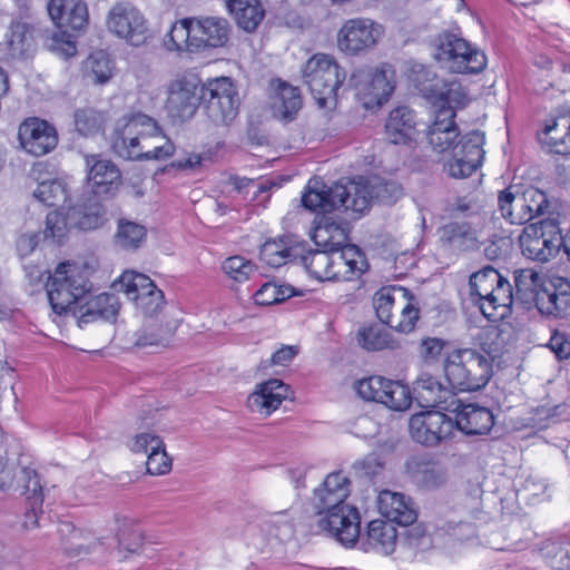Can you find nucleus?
<instances>
[{
  "label": "nucleus",
  "instance_id": "nucleus-41",
  "mask_svg": "<svg viewBox=\"0 0 570 570\" xmlns=\"http://www.w3.org/2000/svg\"><path fill=\"white\" fill-rule=\"evenodd\" d=\"M60 533L66 537V550L72 554L89 553L101 544L90 531L76 528L69 522L61 523Z\"/></svg>",
  "mask_w": 570,
  "mask_h": 570
},
{
  "label": "nucleus",
  "instance_id": "nucleus-30",
  "mask_svg": "<svg viewBox=\"0 0 570 570\" xmlns=\"http://www.w3.org/2000/svg\"><path fill=\"white\" fill-rule=\"evenodd\" d=\"M439 239L444 248L463 253L476 248V230L468 222H450L439 229Z\"/></svg>",
  "mask_w": 570,
  "mask_h": 570
},
{
  "label": "nucleus",
  "instance_id": "nucleus-38",
  "mask_svg": "<svg viewBox=\"0 0 570 570\" xmlns=\"http://www.w3.org/2000/svg\"><path fill=\"white\" fill-rule=\"evenodd\" d=\"M367 542L377 552L390 556L396 548V528L391 522L381 519L373 520L367 527Z\"/></svg>",
  "mask_w": 570,
  "mask_h": 570
},
{
  "label": "nucleus",
  "instance_id": "nucleus-44",
  "mask_svg": "<svg viewBox=\"0 0 570 570\" xmlns=\"http://www.w3.org/2000/svg\"><path fill=\"white\" fill-rule=\"evenodd\" d=\"M106 121V114L91 106L77 108L73 112L75 128L82 136L98 134L104 128Z\"/></svg>",
  "mask_w": 570,
  "mask_h": 570
},
{
  "label": "nucleus",
  "instance_id": "nucleus-43",
  "mask_svg": "<svg viewBox=\"0 0 570 570\" xmlns=\"http://www.w3.org/2000/svg\"><path fill=\"white\" fill-rule=\"evenodd\" d=\"M358 344L367 351L400 350L402 343L380 326L364 327L357 333Z\"/></svg>",
  "mask_w": 570,
  "mask_h": 570
},
{
  "label": "nucleus",
  "instance_id": "nucleus-24",
  "mask_svg": "<svg viewBox=\"0 0 570 570\" xmlns=\"http://www.w3.org/2000/svg\"><path fill=\"white\" fill-rule=\"evenodd\" d=\"M191 47L196 50L225 46L229 38V23L220 17L194 18Z\"/></svg>",
  "mask_w": 570,
  "mask_h": 570
},
{
  "label": "nucleus",
  "instance_id": "nucleus-8",
  "mask_svg": "<svg viewBox=\"0 0 570 570\" xmlns=\"http://www.w3.org/2000/svg\"><path fill=\"white\" fill-rule=\"evenodd\" d=\"M444 374L453 389L479 391L492 376V361L472 348L455 350L444 361Z\"/></svg>",
  "mask_w": 570,
  "mask_h": 570
},
{
  "label": "nucleus",
  "instance_id": "nucleus-57",
  "mask_svg": "<svg viewBox=\"0 0 570 570\" xmlns=\"http://www.w3.org/2000/svg\"><path fill=\"white\" fill-rule=\"evenodd\" d=\"M127 446L132 453L148 455L151 451L161 450L165 443L156 432L144 430L134 434L127 441Z\"/></svg>",
  "mask_w": 570,
  "mask_h": 570
},
{
  "label": "nucleus",
  "instance_id": "nucleus-23",
  "mask_svg": "<svg viewBox=\"0 0 570 570\" xmlns=\"http://www.w3.org/2000/svg\"><path fill=\"white\" fill-rule=\"evenodd\" d=\"M87 180L96 196L114 195L120 185V171L117 166L99 155H86Z\"/></svg>",
  "mask_w": 570,
  "mask_h": 570
},
{
  "label": "nucleus",
  "instance_id": "nucleus-51",
  "mask_svg": "<svg viewBox=\"0 0 570 570\" xmlns=\"http://www.w3.org/2000/svg\"><path fill=\"white\" fill-rule=\"evenodd\" d=\"M33 196L47 206H62L69 199V189L61 179H51L40 183Z\"/></svg>",
  "mask_w": 570,
  "mask_h": 570
},
{
  "label": "nucleus",
  "instance_id": "nucleus-54",
  "mask_svg": "<svg viewBox=\"0 0 570 570\" xmlns=\"http://www.w3.org/2000/svg\"><path fill=\"white\" fill-rule=\"evenodd\" d=\"M71 227H75V225L69 219V208L66 213L60 210L50 212L46 217L43 237L55 244H60Z\"/></svg>",
  "mask_w": 570,
  "mask_h": 570
},
{
  "label": "nucleus",
  "instance_id": "nucleus-37",
  "mask_svg": "<svg viewBox=\"0 0 570 570\" xmlns=\"http://www.w3.org/2000/svg\"><path fill=\"white\" fill-rule=\"evenodd\" d=\"M114 60L104 50L91 52L82 62L83 77L96 85H105L114 77Z\"/></svg>",
  "mask_w": 570,
  "mask_h": 570
},
{
  "label": "nucleus",
  "instance_id": "nucleus-10",
  "mask_svg": "<svg viewBox=\"0 0 570 570\" xmlns=\"http://www.w3.org/2000/svg\"><path fill=\"white\" fill-rule=\"evenodd\" d=\"M0 490H14L32 503L33 509L43 503V491L30 458L11 451L0 459Z\"/></svg>",
  "mask_w": 570,
  "mask_h": 570
},
{
  "label": "nucleus",
  "instance_id": "nucleus-50",
  "mask_svg": "<svg viewBox=\"0 0 570 570\" xmlns=\"http://www.w3.org/2000/svg\"><path fill=\"white\" fill-rule=\"evenodd\" d=\"M570 416L569 407L564 403L543 404L532 410L529 422L539 430L547 429L561 420Z\"/></svg>",
  "mask_w": 570,
  "mask_h": 570
},
{
  "label": "nucleus",
  "instance_id": "nucleus-28",
  "mask_svg": "<svg viewBox=\"0 0 570 570\" xmlns=\"http://www.w3.org/2000/svg\"><path fill=\"white\" fill-rule=\"evenodd\" d=\"M377 509L391 523L409 527L417 519V512L410 498L403 493L383 490L377 495Z\"/></svg>",
  "mask_w": 570,
  "mask_h": 570
},
{
  "label": "nucleus",
  "instance_id": "nucleus-39",
  "mask_svg": "<svg viewBox=\"0 0 570 570\" xmlns=\"http://www.w3.org/2000/svg\"><path fill=\"white\" fill-rule=\"evenodd\" d=\"M261 259L272 267H281L298 255V246L291 237L265 242L261 247Z\"/></svg>",
  "mask_w": 570,
  "mask_h": 570
},
{
  "label": "nucleus",
  "instance_id": "nucleus-20",
  "mask_svg": "<svg viewBox=\"0 0 570 570\" xmlns=\"http://www.w3.org/2000/svg\"><path fill=\"white\" fill-rule=\"evenodd\" d=\"M443 411L453 414V424L468 435L487 434L494 424V416L489 409L473 403L465 404L460 399H453L449 406H443Z\"/></svg>",
  "mask_w": 570,
  "mask_h": 570
},
{
  "label": "nucleus",
  "instance_id": "nucleus-63",
  "mask_svg": "<svg viewBox=\"0 0 570 570\" xmlns=\"http://www.w3.org/2000/svg\"><path fill=\"white\" fill-rule=\"evenodd\" d=\"M135 345L138 347L158 346L168 342L169 331L156 332L154 328H144L136 334Z\"/></svg>",
  "mask_w": 570,
  "mask_h": 570
},
{
  "label": "nucleus",
  "instance_id": "nucleus-25",
  "mask_svg": "<svg viewBox=\"0 0 570 570\" xmlns=\"http://www.w3.org/2000/svg\"><path fill=\"white\" fill-rule=\"evenodd\" d=\"M289 386L281 380L271 379L256 385L247 399V406L253 413L271 415L288 397Z\"/></svg>",
  "mask_w": 570,
  "mask_h": 570
},
{
  "label": "nucleus",
  "instance_id": "nucleus-52",
  "mask_svg": "<svg viewBox=\"0 0 570 570\" xmlns=\"http://www.w3.org/2000/svg\"><path fill=\"white\" fill-rule=\"evenodd\" d=\"M7 43L11 56L20 57L26 55L33 45L32 28L26 22H12L7 36Z\"/></svg>",
  "mask_w": 570,
  "mask_h": 570
},
{
  "label": "nucleus",
  "instance_id": "nucleus-60",
  "mask_svg": "<svg viewBox=\"0 0 570 570\" xmlns=\"http://www.w3.org/2000/svg\"><path fill=\"white\" fill-rule=\"evenodd\" d=\"M171 459L166 452V445L161 450L149 452L146 461V470L150 475H165L171 470Z\"/></svg>",
  "mask_w": 570,
  "mask_h": 570
},
{
  "label": "nucleus",
  "instance_id": "nucleus-35",
  "mask_svg": "<svg viewBox=\"0 0 570 570\" xmlns=\"http://www.w3.org/2000/svg\"><path fill=\"white\" fill-rule=\"evenodd\" d=\"M348 233L350 229L346 223H337L325 218L315 227L313 240L318 247L330 252L340 250L348 245Z\"/></svg>",
  "mask_w": 570,
  "mask_h": 570
},
{
  "label": "nucleus",
  "instance_id": "nucleus-55",
  "mask_svg": "<svg viewBox=\"0 0 570 570\" xmlns=\"http://www.w3.org/2000/svg\"><path fill=\"white\" fill-rule=\"evenodd\" d=\"M295 295V291L289 285L265 283L253 295L254 302L261 306H269L281 303Z\"/></svg>",
  "mask_w": 570,
  "mask_h": 570
},
{
  "label": "nucleus",
  "instance_id": "nucleus-49",
  "mask_svg": "<svg viewBox=\"0 0 570 570\" xmlns=\"http://www.w3.org/2000/svg\"><path fill=\"white\" fill-rule=\"evenodd\" d=\"M439 89L440 95H436L434 101L431 102L434 110L442 108L443 106H449L455 111L456 108H463L469 102L465 89L456 80H443L442 86Z\"/></svg>",
  "mask_w": 570,
  "mask_h": 570
},
{
  "label": "nucleus",
  "instance_id": "nucleus-47",
  "mask_svg": "<svg viewBox=\"0 0 570 570\" xmlns=\"http://www.w3.org/2000/svg\"><path fill=\"white\" fill-rule=\"evenodd\" d=\"M411 72L412 81L419 92L430 102L434 101L435 96L440 95L439 88L442 86L443 79L423 65H414Z\"/></svg>",
  "mask_w": 570,
  "mask_h": 570
},
{
  "label": "nucleus",
  "instance_id": "nucleus-6",
  "mask_svg": "<svg viewBox=\"0 0 570 570\" xmlns=\"http://www.w3.org/2000/svg\"><path fill=\"white\" fill-rule=\"evenodd\" d=\"M49 303L58 315L73 314L91 291L87 272L73 263H61L46 284Z\"/></svg>",
  "mask_w": 570,
  "mask_h": 570
},
{
  "label": "nucleus",
  "instance_id": "nucleus-26",
  "mask_svg": "<svg viewBox=\"0 0 570 570\" xmlns=\"http://www.w3.org/2000/svg\"><path fill=\"white\" fill-rule=\"evenodd\" d=\"M367 269L365 255L355 245L332 252L331 281H354Z\"/></svg>",
  "mask_w": 570,
  "mask_h": 570
},
{
  "label": "nucleus",
  "instance_id": "nucleus-21",
  "mask_svg": "<svg viewBox=\"0 0 570 570\" xmlns=\"http://www.w3.org/2000/svg\"><path fill=\"white\" fill-rule=\"evenodd\" d=\"M19 140L22 148L30 155L43 156L58 144L56 128L39 118H29L19 127Z\"/></svg>",
  "mask_w": 570,
  "mask_h": 570
},
{
  "label": "nucleus",
  "instance_id": "nucleus-48",
  "mask_svg": "<svg viewBox=\"0 0 570 570\" xmlns=\"http://www.w3.org/2000/svg\"><path fill=\"white\" fill-rule=\"evenodd\" d=\"M332 252L322 248L301 255L304 268L318 281H331Z\"/></svg>",
  "mask_w": 570,
  "mask_h": 570
},
{
  "label": "nucleus",
  "instance_id": "nucleus-14",
  "mask_svg": "<svg viewBox=\"0 0 570 570\" xmlns=\"http://www.w3.org/2000/svg\"><path fill=\"white\" fill-rule=\"evenodd\" d=\"M350 85L365 109L382 106L394 90L392 72L384 69L361 68L352 73Z\"/></svg>",
  "mask_w": 570,
  "mask_h": 570
},
{
  "label": "nucleus",
  "instance_id": "nucleus-53",
  "mask_svg": "<svg viewBox=\"0 0 570 570\" xmlns=\"http://www.w3.org/2000/svg\"><path fill=\"white\" fill-rule=\"evenodd\" d=\"M191 29H194V18L175 22L164 39L165 47L168 50H181L184 48L189 51L196 50L191 47V37L194 33Z\"/></svg>",
  "mask_w": 570,
  "mask_h": 570
},
{
  "label": "nucleus",
  "instance_id": "nucleus-61",
  "mask_svg": "<svg viewBox=\"0 0 570 570\" xmlns=\"http://www.w3.org/2000/svg\"><path fill=\"white\" fill-rule=\"evenodd\" d=\"M132 301L137 309L146 316H154L164 306L163 292H154L149 296H132Z\"/></svg>",
  "mask_w": 570,
  "mask_h": 570
},
{
  "label": "nucleus",
  "instance_id": "nucleus-15",
  "mask_svg": "<svg viewBox=\"0 0 570 570\" xmlns=\"http://www.w3.org/2000/svg\"><path fill=\"white\" fill-rule=\"evenodd\" d=\"M106 26L116 37L132 46H140L147 39V21L130 2H118L108 12Z\"/></svg>",
  "mask_w": 570,
  "mask_h": 570
},
{
  "label": "nucleus",
  "instance_id": "nucleus-27",
  "mask_svg": "<svg viewBox=\"0 0 570 570\" xmlns=\"http://www.w3.org/2000/svg\"><path fill=\"white\" fill-rule=\"evenodd\" d=\"M119 311V301L115 294L101 293L92 296L90 291L87 297L77 306L72 316L78 320V325L82 327L85 324L96 320L109 321L114 318Z\"/></svg>",
  "mask_w": 570,
  "mask_h": 570
},
{
  "label": "nucleus",
  "instance_id": "nucleus-19",
  "mask_svg": "<svg viewBox=\"0 0 570 570\" xmlns=\"http://www.w3.org/2000/svg\"><path fill=\"white\" fill-rule=\"evenodd\" d=\"M317 527L343 546L353 547L360 537V514L348 504L320 517Z\"/></svg>",
  "mask_w": 570,
  "mask_h": 570
},
{
  "label": "nucleus",
  "instance_id": "nucleus-16",
  "mask_svg": "<svg viewBox=\"0 0 570 570\" xmlns=\"http://www.w3.org/2000/svg\"><path fill=\"white\" fill-rule=\"evenodd\" d=\"M383 33V27L371 19H350L337 33V46L347 55H357L375 47Z\"/></svg>",
  "mask_w": 570,
  "mask_h": 570
},
{
  "label": "nucleus",
  "instance_id": "nucleus-62",
  "mask_svg": "<svg viewBox=\"0 0 570 570\" xmlns=\"http://www.w3.org/2000/svg\"><path fill=\"white\" fill-rule=\"evenodd\" d=\"M567 303L564 294L546 293L539 301V308L542 313L559 316L564 312L563 305Z\"/></svg>",
  "mask_w": 570,
  "mask_h": 570
},
{
  "label": "nucleus",
  "instance_id": "nucleus-32",
  "mask_svg": "<svg viewBox=\"0 0 570 570\" xmlns=\"http://www.w3.org/2000/svg\"><path fill=\"white\" fill-rule=\"evenodd\" d=\"M541 145L552 154H570V116L550 119L539 134Z\"/></svg>",
  "mask_w": 570,
  "mask_h": 570
},
{
  "label": "nucleus",
  "instance_id": "nucleus-42",
  "mask_svg": "<svg viewBox=\"0 0 570 570\" xmlns=\"http://www.w3.org/2000/svg\"><path fill=\"white\" fill-rule=\"evenodd\" d=\"M69 219L75 227L82 230L99 228L106 222V210L102 205L94 202L69 207Z\"/></svg>",
  "mask_w": 570,
  "mask_h": 570
},
{
  "label": "nucleus",
  "instance_id": "nucleus-12",
  "mask_svg": "<svg viewBox=\"0 0 570 570\" xmlns=\"http://www.w3.org/2000/svg\"><path fill=\"white\" fill-rule=\"evenodd\" d=\"M524 256L539 262H548L558 254L563 244L561 229L553 219H543L527 225L519 236Z\"/></svg>",
  "mask_w": 570,
  "mask_h": 570
},
{
  "label": "nucleus",
  "instance_id": "nucleus-45",
  "mask_svg": "<svg viewBox=\"0 0 570 570\" xmlns=\"http://www.w3.org/2000/svg\"><path fill=\"white\" fill-rule=\"evenodd\" d=\"M117 286L130 299H132V296H149L154 292H161L147 275L132 271L122 273Z\"/></svg>",
  "mask_w": 570,
  "mask_h": 570
},
{
  "label": "nucleus",
  "instance_id": "nucleus-58",
  "mask_svg": "<svg viewBox=\"0 0 570 570\" xmlns=\"http://www.w3.org/2000/svg\"><path fill=\"white\" fill-rule=\"evenodd\" d=\"M448 470L439 463L421 464L417 471V481L425 489H435L448 481Z\"/></svg>",
  "mask_w": 570,
  "mask_h": 570
},
{
  "label": "nucleus",
  "instance_id": "nucleus-4",
  "mask_svg": "<svg viewBox=\"0 0 570 570\" xmlns=\"http://www.w3.org/2000/svg\"><path fill=\"white\" fill-rule=\"evenodd\" d=\"M470 295L490 322H499L511 313L513 294L511 284L491 266L470 276Z\"/></svg>",
  "mask_w": 570,
  "mask_h": 570
},
{
  "label": "nucleus",
  "instance_id": "nucleus-18",
  "mask_svg": "<svg viewBox=\"0 0 570 570\" xmlns=\"http://www.w3.org/2000/svg\"><path fill=\"white\" fill-rule=\"evenodd\" d=\"M412 439L428 446H435L451 436L454 424L443 411L420 412L410 419Z\"/></svg>",
  "mask_w": 570,
  "mask_h": 570
},
{
  "label": "nucleus",
  "instance_id": "nucleus-17",
  "mask_svg": "<svg viewBox=\"0 0 570 570\" xmlns=\"http://www.w3.org/2000/svg\"><path fill=\"white\" fill-rule=\"evenodd\" d=\"M199 79L195 75H181L168 86L166 110L173 119H190L199 105Z\"/></svg>",
  "mask_w": 570,
  "mask_h": 570
},
{
  "label": "nucleus",
  "instance_id": "nucleus-33",
  "mask_svg": "<svg viewBox=\"0 0 570 570\" xmlns=\"http://www.w3.org/2000/svg\"><path fill=\"white\" fill-rule=\"evenodd\" d=\"M302 107V97L297 87L279 82L271 97L273 116L282 121H292Z\"/></svg>",
  "mask_w": 570,
  "mask_h": 570
},
{
  "label": "nucleus",
  "instance_id": "nucleus-64",
  "mask_svg": "<svg viewBox=\"0 0 570 570\" xmlns=\"http://www.w3.org/2000/svg\"><path fill=\"white\" fill-rule=\"evenodd\" d=\"M445 346V341L439 337H424L419 346L420 356L425 362L438 360Z\"/></svg>",
  "mask_w": 570,
  "mask_h": 570
},
{
  "label": "nucleus",
  "instance_id": "nucleus-3",
  "mask_svg": "<svg viewBox=\"0 0 570 570\" xmlns=\"http://www.w3.org/2000/svg\"><path fill=\"white\" fill-rule=\"evenodd\" d=\"M373 198L372 189L363 177L337 181L327 187L320 178L308 180L302 196V204L312 212L331 213L335 209L362 214L368 209Z\"/></svg>",
  "mask_w": 570,
  "mask_h": 570
},
{
  "label": "nucleus",
  "instance_id": "nucleus-29",
  "mask_svg": "<svg viewBox=\"0 0 570 570\" xmlns=\"http://www.w3.org/2000/svg\"><path fill=\"white\" fill-rule=\"evenodd\" d=\"M48 13L61 30L80 31L88 23L87 4L81 0H50Z\"/></svg>",
  "mask_w": 570,
  "mask_h": 570
},
{
  "label": "nucleus",
  "instance_id": "nucleus-31",
  "mask_svg": "<svg viewBox=\"0 0 570 570\" xmlns=\"http://www.w3.org/2000/svg\"><path fill=\"white\" fill-rule=\"evenodd\" d=\"M414 392L421 406L435 407L443 411L453 399H458L433 375L422 373L414 383Z\"/></svg>",
  "mask_w": 570,
  "mask_h": 570
},
{
  "label": "nucleus",
  "instance_id": "nucleus-9",
  "mask_svg": "<svg viewBox=\"0 0 570 570\" xmlns=\"http://www.w3.org/2000/svg\"><path fill=\"white\" fill-rule=\"evenodd\" d=\"M302 78L318 107L331 108L336 104V92L345 80V72L333 56L315 53L303 66Z\"/></svg>",
  "mask_w": 570,
  "mask_h": 570
},
{
  "label": "nucleus",
  "instance_id": "nucleus-1",
  "mask_svg": "<svg viewBox=\"0 0 570 570\" xmlns=\"http://www.w3.org/2000/svg\"><path fill=\"white\" fill-rule=\"evenodd\" d=\"M434 119L429 126L426 138L435 153H450L451 158L444 164L449 176L461 179L471 176L482 164L484 157V135L472 130L460 139L455 122V111L449 107L433 111Z\"/></svg>",
  "mask_w": 570,
  "mask_h": 570
},
{
  "label": "nucleus",
  "instance_id": "nucleus-13",
  "mask_svg": "<svg viewBox=\"0 0 570 570\" xmlns=\"http://www.w3.org/2000/svg\"><path fill=\"white\" fill-rule=\"evenodd\" d=\"M356 394L367 402L384 404L393 411H405L411 406L412 396L407 385L383 376H370L354 384Z\"/></svg>",
  "mask_w": 570,
  "mask_h": 570
},
{
  "label": "nucleus",
  "instance_id": "nucleus-40",
  "mask_svg": "<svg viewBox=\"0 0 570 570\" xmlns=\"http://www.w3.org/2000/svg\"><path fill=\"white\" fill-rule=\"evenodd\" d=\"M498 207L501 216L510 224L523 225L530 222L521 194L519 190L514 191L513 187L500 191Z\"/></svg>",
  "mask_w": 570,
  "mask_h": 570
},
{
  "label": "nucleus",
  "instance_id": "nucleus-36",
  "mask_svg": "<svg viewBox=\"0 0 570 570\" xmlns=\"http://www.w3.org/2000/svg\"><path fill=\"white\" fill-rule=\"evenodd\" d=\"M239 28L253 32L262 22L265 11L259 0H225Z\"/></svg>",
  "mask_w": 570,
  "mask_h": 570
},
{
  "label": "nucleus",
  "instance_id": "nucleus-5",
  "mask_svg": "<svg viewBox=\"0 0 570 570\" xmlns=\"http://www.w3.org/2000/svg\"><path fill=\"white\" fill-rule=\"evenodd\" d=\"M433 58L452 73L478 75L488 65L485 53L460 33L444 30L432 41Z\"/></svg>",
  "mask_w": 570,
  "mask_h": 570
},
{
  "label": "nucleus",
  "instance_id": "nucleus-11",
  "mask_svg": "<svg viewBox=\"0 0 570 570\" xmlns=\"http://www.w3.org/2000/svg\"><path fill=\"white\" fill-rule=\"evenodd\" d=\"M207 118L216 126H230L238 115L239 98L229 78L210 80L202 91Z\"/></svg>",
  "mask_w": 570,
  "mask_h": 570
},
{
  "label": "nucleus",
  "instance_id": "nucleus-7",
  "mask_svg": "<svg viewBox=\"0 0 570 570\" xmlns=\"http://www.w3.org/2000/svg\"><path fill=\"white\" fill-rule=\"evenodd\" d=\"M377 318L392 330L410 334L420 320V308L411 292L401 286H385L373 296Z\"/></svg>",
  "mask_w": 570,
  "mask_h": 570
},
{
  "label": "nucleus",
  "instance_id": "nucleus-59",
  "mask_svg": "<svg viewBox=\"0 0 570 570\" xmlns=\"http://www.w3.org/2000/svg\"><path fill=\"white\" fill-rule=\"evenodd\" d=\"M520 194L523 199L525 210L530 216V220L544 215L548 212L549 200L542 190L529 187Z\"/></svg>",
  "mask_w": 570,
  "mask_h": 570
},
{
  "label": "nucleus",
  "instance_id": "nucleus-22",
  "mask_svg": "<svg viewBox=\"0 0 570 570\" xmlns=\"http://www.w3.org/2000/svg\"><path fill=\"white\" fill-rule=\"evenodd\" d=\"M350 494V480L342 472L330 473L324 482L314 490L312 503L318 517L346 507Z\"/></svg>",
  "mask_w": 570,
  "mask_h": 570
},
{
  "label": "nucleus",
  "instance_id": "nucleus-34",
  "mask_svg": "<svg viewBox=\"0 0 570 570\" xmlns=\"http://www.w3.org/2000/svg\"><path fill=\"white\" fill-rule=\"evenodd\" d=\"M415 119L413 111L405 106L393 109L385 124L387 139L392 144H405L415 136Z\"/></svg>",
  "mask_w": 570,
  "mask_h": 570
},
{
  "label": "nucleus",
  "instance_id": "nucleus-56",
  "mask_svg": "<svg viewBox=\"0 0 570 570\" xmlns=\"http://www.w3.org/2000/svg\"><path fill=\"white\" fill-rule=\"evenodd\" d=\"M223 271L228 278L243 283L257 273V267L252 261L236 255L224 261Z\"/></svg>",
  "mask_w": 570,
  "mask_h": 570
},
{
  "label": "nucleus",
  "instance_id": "nucleus-2",
  "mask_svg": "<svg viewBox=\"0 0 570 570\" xmlns=\"http://www.w3.org/2000/svg\"><path fill=\"white\" fill-rule=\"evenodd\" d=\"M112 148L129 160H166L176 149L157 121L142 112L129 114L118 120Z\"/></svg>",
  "mask_w": 570,
  "mask_h": 570
},
{
  "label": "nucleus",
  "instance_id": "nucleus-46",
  "mask_svg": "<svg viewBox=\"0 0 570 570\" xmlns=\"http://www.w3.org/2000/svg\"><path fill=\"white\" fill-rule=\"evenodd\" d=\"M146 234L144 225L121 218L118 220L115 243L122 249H137L145 240Z\"/></svg>",
  "mask_w": 570,
  "mask_h": 570
}]
</instances>
